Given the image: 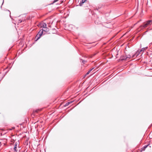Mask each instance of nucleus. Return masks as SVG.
Segmentation results:
<instances>
[{"instance_id":"1","label":"nucleus","mask_w":152,"mask_h":152,"mask_svg":"<svg viewBox=\"0 0 152 152\" xmlns=\"http://www.w3.org/2000/svg\"><path fill=\"white\" fill-rule=\"evenodd\" d=\"M152 24V20H149L146 22H145L142 26L143 28H145L148 26L151 25Z\"/></svg>"},{"instance_id":"2","label":"nucleus","mask_w":152,"mask_h":152,"mask_svg":"<svg viewBox=\"0 0 152 152\" xmlns=\"http://www.w3.org/2000/svg\"><path fill=\"white\" fill-rule=\"evenodd\" d=\"M43 33V29H40L36 37L35 38L36 39V41L38 40L40 37L42 35Z\"/></svg>"},{"instance_id":"3","label":"nucleus","mask_w":152,"mask_h":152,"mask_svg":"<svg viewBox=\"0 0 152 152\" xmlns=\"http://www.w3.org/2000/svg\"><path fill=\"white\" fill-rule=\"evenodd\" d=\"M19 144L20 142H19V141L18 140V142H15L14 143V151L16 152H17L18 151V149H17V148H19Z\"/></svg>"},{"instance_id":"4","label":"nucleus","mask_w":152,"mask_h":152,"mask_svg":"<svg viewBox=\"0 0 152 152\" xmlns=\"http://www.w3.org/2000/svg\"><path fill=\"white\" fill-rule=\"evenodd\" d=\"M131 57V56L129 55L127 56L126 55H123L121 57V60H128Z\"/></svg>"},{"instance_id":"5","label":"nucleus","mask_w":152,"mask_h":152,"mask_svg":"<svg viewBox=\"0 0 152 152\" xmlns=\"http://www.w3.org/2000/svg\"><path fill=\"white\" fill-rule=\"evenodd\" d=\"M47 25L46 23H43L41 24V27L44 28L46 29H48V28L47 27Z\"/></svg>"},{"instance_id":"6","label":"nucleus","mask_w":152,"mask_h":152,"mask_svg":"<svg viewBox=\"0 0 152 152\" xmlns=\"http://www.w3.org/2000/svg\"><path fill=\"white\" fill-rule=\"evenodd\" d=\"M148 145H145L144 146L143 148H142L141 150V152L143 151H144L145 149L147 147Z\"/></svg>"},{"instance_id":"7","label":"nucleus","mask_w":152,"mask_h":152,"mask_svg":"<svg viewBox=\"0 0 152 152\" xmlns=\"http://www.w3.org/2000/svg\"><path fill=\"white\" fill-rule=\"evenodd\" d=\"M86 0H82L79 3L80 6H81Z\"/></svg>"},{"instance_id":"8","label":"nucleus","mask_w":152,"mask_h":152,"mask_svg":"<svg viewBox=\"0 0 152 152\" xmlns=\"http://www.w3.org/2000/svg\"><path fill=\"white\" fill-rule=\"evenodd\" d=\"M94 69V68H92V69H91L90 70H89L87 73L86 74V75H88L90 73V72H91V71Z\"/></svg>"},{"instance_id":"9","label":"nucleus","mask_w":152,"mask_h":152,"mask_svg":"<svg viewBox=\"0 0 152 152\" xmlns=\"http://www.w3.org/2000/svg\"><path fill=\"white\" fill-rule=\"evenodd\" d=\"M147 48V47H146V48H142V49L140 50V52H144V51L145 50H146V49Z\"/></svg>"},{"instance_id":"10","label":"nucleus","mask_w":152,"mask_h":152,"mask_svg":"<svg viewBox=\"0 0 152 152\" xmlns=\"http://www.w3.org/2000/svg\"><path fill=\"white\" fill-rule=\"evenodd\" d=\"M98 19H97L95 21V23L96 24H100V22H98Z\"/></svg>"},{"instance_id":"11","label":"nucleus","mask_w":152,"mask_h":152,"mask_svg":"<svg viewBox=\"0 0 152 152\" xmlns=\"http://www.w3.org/2000/svg\"><path fill=\"white\" fill-rule=\"evenodd\" d=\"M86 62V61H85L84 60H82V63H84L85 62Z\"/></svg>"},{"instance_id":"12","label":"nucleus","mask_w":152,"mask_h":152,"mask_svg":"<svg viewBox=\"0 0 152 152\" xmlns=\"http://www.w3.org/2000/svg\"><path fill=\"white\" fill-rule=\"evenodd\" d=\"M43 31H44L45 32H47L48 31V29H46L44 28V30H43Z\"/></svg>"},{"instance_id":"13","label":"nucleus","mask_w":152,"mask_h":152,"mask_svg":"<svg viewBox=\"0 0 152 152\" xmlns=\"http://www.w3.org/2000/svg\"><path fill=\"white\" fill-rule=\"evenodd\" d=\"M15 129V127H12V129H11L10 130H12V129Z\"/></svg>"},{"instance_id":"14","label":"nucleus","mask_w":152,"mask_h":152,"mask_svg":"<svg viewBox=\"0 0 152 152\" xmlns=\"http://www.w3.org/2000/svg\"><path fill=\"white\" fill-rule=\"evenodd\" d=\"M69 102H68V103H67L66 104V105H68L69 104Z\"/></svg>"},{"instance_id":"15","label":"nucleus","mask_w":152,"mask_h":152,"mask_svg":"<svg viewBox=\"0 0 152 152\" xmlns=\"http://www.w3.org/2000/svg\"><path fill=\"white\" fill-rule=\"evenodd\" d=\"M58 0H54V2H56V1H57Z\"/></svg>"},{"instance_id":"16","label":"nucleus","mask_w":152,"mask_h":152,"mask_svg":"<svg viewBox=\"0 0 152 152\" xmlns=\"http://www.w3.org/2000/svg\"><path fill=\"white\" fill-rule=\"evenodd\" d=\"M1 142H0V146H1Z\"/></svg>"}]
</instances>
